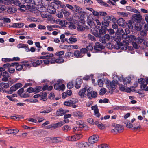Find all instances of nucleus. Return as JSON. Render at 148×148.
I'll return each instance as SVG.
<instances>
[{"mask_svg": "<svg viewBox=\"0 0 148 148\" xmlns=\"http://www.w3.org/2000/svg\"><path fill=\"white\" fill-rule=\"evenodd\" d=\"M52 109L50 107L47 108L45 110L44 109H42L40 112V113H48L51 112Z\"/></svg>", "mask_w": 148, "mask_h": 148, "instance_id": "nucleus-19", "label": "nucleus"}, {"mask_svg": "<svg viewBox=\"0 0 148 148\" xmlns=\"http://www.w3.org/2000/svg\"><path fill=\"white\" fill-rule=\"evenodd\" d=\"M60 84V80H58L57 81V83L55 84L54 85V88L58 90V89H59V88H58V87L59 86Z\"/></svg>", "mask_w": 148, "mask_h": 148, "instance_id": "nucleus-45", "label": "nucleus"}, {"mask_svg": "<svg viewBox=\"0 0 148 148\" xmlns=\"http://www.w3.org/2000/svg\"><path fill=\"white\" fill-rule=\"evenodd\" d=\"M133 15L132 19L136 23H140L142 20V16L140 13H136Z\"/></svg>", "mask_w": 148, "mask_h": 148, "instance_id": "nucleus-4", "label": "nucleus"}, {"mask_svg": "<svg viewBox=\"0 0 148 148\" xmlns=\"http://www.w3.org/2000/svg\"><path fill=\"white\" fill-rule=\"evenodd\" d=\"M68 27L69 29H75L76 28V27L72 22H70Z\"/></svg>", "mask_w": 148, "mask_h": 148, "instance_id": "nucleus-46", "label": "nucleus"}, {"mask_svg": "<svg viewBox=\"0 0 148 148\" xmlns=\"http://www.w3.org/2000/svg\"><path fill=\"white\" fill-rule=\"evenodd\" d=\"M129 45L128 41L124 39L123 41V42L119 43V44L115 46L116 49H120L125 51L127 49V46Z\"/></svg>", "mask_w": 148, "mask_h": 148, "instance_id": "nucleus-1", "label": "nucleus"}, {"mask_svg": "<svg viewBox=\"0 0 148 148\" xmlns=\"http://www.w3.org/2000/svg\"><path fill=\"white\" fill-rule=\"evenodd\" d=\"M41 0H34L33 1L35 5H40V7H38V10L40 12H44V10H44V9H45V8L44 6H42L40 5L41 3Z\"/></svg>", "mask_w": 148, "mask_h": 148, "instance_id": "nucleus-8", "label": "nucleus"}, {"mask_svg": "<svg viewBox=\"0 0 148 148\" xmlns=\"http://www.w3.org/2000/svg\"><path fill=\"white\" fill-rule=\"evenodd\" d=\"M24 23H14L12 27L15 28H21L24 26Z\"/></svg>", "mask_w": 148, "mask_h": 148, "instance_id": "nucleus-21", "label": "nucleus"}, {"mask_svg": "<svg viewBox=\"0 0 148 148\" xmlns=\"http://www.w3.org/2000/svg\"><path fill=\"white\" fill-rule=\"evenodd\" d=\"M116 46H117V45H114L112 43L110 42L106 44V47L110 49H112L114 48L116 49Z\"/></svg>", "mask_w": 148, "mask_h": 148, "instance_id": "nucleus-25", "label": "nucleus"}, {"mask_svg": "<svg viewBox=\"0 0 148 148\" xmlns=\"http://www.w3.org/2000/svg\"><path fill=\"white\" fill-rule=\"evenodd\" d=\"M66 140L70 141H75L74 138L73 136H68L66 138Z\"/></svg>", "mask_w": 148, "mask_h": 148, "instance_id": "nucleus-53", "label": "nucleus"}, {"mask_svg": "<svg viewBox=\"0 0 148 148\" xmlns=\"http://www.w3.org/2000/svg\"><path fill=\"white\" fill-rule=\"evenodd\" d=\"M91 109L92 110L94 111L95 115L97 117H99L100 116V114L99 112L97 106V105L93 106L91 107Z\"/></svg>", "mask_w": 148, "mask_h": 148, "instance_id": "nucleus-10", "label": "nucleus"}, {"mask_svg": "<svg viewBox=\"0 0 148 148\" xmlns=\"http://www.w3.org/2000/svg\"><path fill=\"white\" fill-rule=\"evenodd\" d=\"M17 90L16 88L14 85L10 87V90L8 91L7 93L9 94H12V93L13 92L16 91Z\"/></svg>", "mask_w": 148, "mask_h": 148, "instance_id": "nucleus-33", "label": "nucleus"}, {"mask_svg": "<svg viewBox=\"0 0 148 148\" xmlns=\"http://www.w3.org/2000/svg\"><path fill=\"white\" fill-rule=\"evenodd\" d=\"M99 136L97 135H93L90 137L88 139V141L91 144H93L96 143L99 139Z\"/></svg>", "mask_w": 148, "mask_h": 148, "instance_id": "nucleus-7", "label": "nucleus"}, {"mask_svg": "<svg viewBox=\"0 0 148 148\" xmlns=\"http://www.w3.org/2000/svg\"><path fill=\"white\" fill-rule=\"evenodd\" d=\"M74 55L77 58H82L83 56L80 52V51L79 50L75 51L73 53Z\"/></svg>", "mask_w": 148, "mask_h": 148, "instance_id": "nucleus-22", "label": "nucleus"}, {"mask_svg": "<svg viewBox=\"0 0 148 148\" xmlns=\"http://www.w3.org/2000/svg\"><path fill=\"white\" fill-rule=\"evenodd\" d=\"M67 87L69 89L72 88L73 86V83L72 82H69L67 84Z\"/></svg>", "mask_w": 148, "mask_h": 148, "instance_id": "nucleus-59", "label": "nucleus"}, {"mask_svg": "<svg viewBox=\"0 0 148 148\" xmlns=\"http://www.w3.org/2000/svg\"><path fill=\"white\" fill-rule=\"evenodd\" d=\"M123 127L121 125L117 124L116 125L114 129L111 130V132L112 133L115 132L116 133L121 132L124 130Z\"/></svg>", "mask_w": 148, "mask_h": 148, "instance_id": "nucleus-3", "label": "nucleus"}, {"mask_svg": "<svg viewBox=\"0 0 148 148\" xmlns=\"http://www.w3.org/2000/svg\"><path fill=\"white\" fill-rule=\"evenodd\" d=\"M69 101L70 102V104L72 106V105L73 104H75L77 102L78 100L72 98L71 100H69Z\"/></svg>", "mask_w": 148, "mask_h": 148, "instance_id": "nucleus-54", "label": "nucleus"}, {"mask_svg": "<svg viewBox=\"0 0 148 148\" xmlns=\"http://www.w3.org/2000/svg\"><path fill=\"white\" fill-rule=\"evenodd\" d=\"M125 124H126V127L127 128H131L133 127L132 124L131 123L130 121H126Z\"/></svg>", "mask_w": 148, "mask_h": 148, "instance_id": "nucleus-50", "label": "nucleus"}, {"mask_svg": "<svg viewBox=\"0 0 148 148\" xmlns=\"http://www.w3.org/2000/svg\"><path fill=\"white\" fill-rule=\"evenodd\" d=\"M104 47L102 44L98 42H96L95 45L93 46L94 49L98 51L102 50Z\"/></svg>", "mask_w": 148, "mask_h": 148, "instance_id": "nucleus-5", "label": "nucleus"}, {"mask_svg": "<svg viewBox=\"0 0 148 148\" xmlns=\"http://www.w3.org/2000/svg\"><path fill=\"white\" fill-rule=\"evenodd\" d=\"M63 131L67 132L70 131L71 129V127L68 125H64L62 128Z\"/></svg>", "mask_w": 148, "mask_h": 148, "instance_id": "nucleus-40", "label": "nucleus"}, {"mask_svg": "<svg viewBox=\"0 0 148 148\" xmlns=\"http://www.w3.org/2000/svg\"><path fill=\"white\" fill-rule=\"evenodd\" d=\"M42 60H38L37 61L31 63L32 65L34 67H37L42 63Z\"/></svg>", "mask_w": 148, "mask_h": 148, "instance_id": "nucleus-16", "label": "nucleus"}, {"mask_svg": "<svg viewBox=\"0 0 148 148\" xmlns=\"http://www.w3.org/2000/svg\"><path fill=\"white\" fill-rule=\"evenodd\" d=\"M110 38V36L108 34H105L104 36L100 38L99 40L100 42L103 43H106L107 41L109 40Z\"/></svg>", "mask_w": 148, "mask_h": 148, "instance_id": "nucleus-9", "label": "nucleus"}, {"mask_svg": "<svg viewBox=\"0 0 148 148\" xmlns=\"http://www.w3.org/2000/svg\"><path fill=\"white\" fill-rule=\"evenodd\" d=\"M95 124L97 125L98 127L101 130H103L105 129V127L103 124L98 121L95 122Z\"/></svg>", "mask_w": 148, "mask_h": 148, "instance_id": "nucleus-17", "label": "nucleus"}, {"mask_svg": "<svg viewBox=\"0 0 148 148\" xmlns=\"http://www.w3.org/2000/svg\"><path fill=\"white\" fill-rule=\"evenodd\" d=\"M14 4L16 5L19 6V7L21 8H24L25 7V5L23 4H22L19 1H17L16 2H14Z\"/></svg>", "mask_w": 148, "mask_h": 148, "instance_id": "nucleus-44", "label": "nucleus"}, {"mask_svg": "<svg viewBox=\"0 0 148 148\" xmlns=\"http://www.w3.org/2000/svg\"><path fill=\"white\" fill-rule=\"evenodd\" d=\"M126 9L128 11L133 12L135 13H139L137 10L130 6H127Z\"/></svg>", "mask_w": 148, "mask_h": 148, "instance_id": "nucleus-28", "label": "nucleus"}, {"mask_svg": "<svg viewBox=\"0 0 148 148\" xmlns=\"http://www.w3.org/2000/svg\"><path fill=\"white\" fill-rule=\"evenodd\" d=\"M18 48H24L26 51H29V49L28 47V45L20 43L17 45Z\"/></svg>", "mask_w": 148, "mask_h": 148, "instance_id": "nucleus-13", "label": "nucleus"}, {"mask_svg": "<svg viewBox=\"0 0 148 148\" xmlns=\"http://www.w3.org/2000/svg\"><path fill=\"white\" fill-rule=\"evenodd\" d=\"M87 23L90 27H92L95 25V23L93 21V20L92 19H88V20Z\"/></svg>", "mask_w": 148, "mask_h": 148, "instance_id": "nucleus-27", "label": "nucleus"}, {"mask_svg": "<svg viewBox=\"0 0 148 148\" xmlns=\"http://www.w3.org/2000/svg\"><path fill=\"white\" fill-rule=\"evenodd\" d=\"M62 11L63 13L66 16H68L69 15L70 13H69L66 11V10L64 9H62Z\"/></svg>", "mask_w": 148, "mask_h": 148, "instance_id": "nucleus-63", "label": "nucleus"}, {"mask_svg": "<svg viewBox=\"0 0 148 148\" xmlns=\"http://www.w3.org/2000/svg\"><path fill=\"white\" fill-rule=\"evenodd\" d=\"M7 12L8 14H12L15 13L17 11V9L15 6L11 5L6 7Z\"/></svg>", "mask_w": 148, "mask_h": 148, "instance_id": "nucleus-6", "label": "nucleus"}, {"mask_svg": "<svg viewBox=\"0 0 148 148\" xmlns=\"http://www.w3.org/2000/svg\"><path fill=\"white\" fill-rule=\"evenodd\" d=\"M14 82L13 80H11L9 81L8 83H2L0 84V86L5 88H7L9 87L10 85L11 86Z\"/></svg>", "mask_w": 148, "mask_h": 148, "instance_id": "nucleus-11", "label": "nucleus"}, {"mask_svg": "<svg viewBox=\"0 0 148 148\" xmlns=\"http://www.w3.org/2000/svg\"><path fill=\"white\" fill-rule=\"evenodd\" d=\"M73 53L69 52L66 53H65V56L64 57L66 58L67 57L71 58L73 57Z\"/></svg>", "mask_w": 148, "mask_h": 148, "instance_id": "nucleus-39", "label": "nucleus"}, {"mask_svg": "<svg viewBox=\"0 0 148 148\" xmlns=\"http://www.w3.org/2000/svg\"><path fill=\"white\" fill-rule=\"evenodd\" d=\"M145 79L144 78H140L138 80V83L141 85L144 84L145 82Z\"/></svg>", "mask_w": 148, "mask_h": 148, "instance_id": "nucleus-60", "label": "nucleus"}, {"mask_svg": "<svg viewBox=\"0 0 148 148\" xmlns=\"http://www.w3.org/2000/svg\"><path fill=\"white\" fill-rule=\"evenodd\" d=\"M64 60L61 58H59L56 59V63H62L64 62Z\"/></svg>", "mask_w": 148, "mask_h": 148, "instance_id": "nucleus-55", "label": "nucleus"}, {"mask_svg": "<svg viewBox=\"0 0 148 148\" xmlns=\"http://www.w3.org/2000/svg\"><path fill=\"white\" fill-rule=\"evenodd\" d=\"M10 75V74H9L7 71H4L2 73V76L3 77H9Z\"/></svg>", "mask_w": 148, "mask_h": 148, "instance_id": "nucleus-57", "label": "nucleus"}, {"mask_svg": "<svg viewBox=\"0 0 148 148\" xmlns=\"http://www.w3.org/2000/svg\"><path fill=\"white\" fill-rule=\"evenodd\" d=\"M8 71L10 73H13L15 72V70L14 68H10V67L9 68H8Z\"/></svg>", "mask_w": 148, "mask_h": 148, "instance_id": "nucleus-61", "label": "nucleus"}, {"mask_svg": "<svg viewBox=\"0 0 148 148\" xmlns=\"http://www.w3.org/2000/svg\"><path fill=\"white\" fill-rule=\"evenodd\" d=\"M135 41L138 44L141 43L143 41L142 39L140 37L136 38Z\"/></svg>", "mask_w": 148, "mask_h": 148, "instance_id": "nucleus-51", "label": "nucleus"}, {"mask_svg": "<svg viewBox=\"0 0 148 148\" xmlns=\"http://www.w3.org/2000/svg\"><path fill=\"white\" fill-rule=\"evenodd\" d=\"M80 51L81 54H85L86 53L87 51V49L86 48H83L81 49Z\"/></svg>", "mask_w": 148, "mask_h": 148, "instance_id": "nucleus-62", "label": "nucleus"}, {"mask_svg": "<svg viewBox=\"0 0 148 148\" xmlns=\"http://www.w3.org/2000/svg\"><path fill=\"white\" fill-rule=\"evenodd\" d=\"M92 34L95 37L100 38L101 37L99 32H98L97 30H95L92 32Z\"/></svg>", "mask_w": 148, "mask_h": 148, "instance_id": "nucleus-43", "label": "nucleus"}, {"mask_svg": "<svg viewBox=\"0 0 148 148\" xmlns=\"http://www.w3.org/2000/svg\"><path fill=\"white\" fill-rule=\"evenodd\" d=\"M42 87L40 86H36L34 89V93H36L42 91Z\"/></svg>", "mask_w": 148, "mask_h": 148, "instance_id": "nucleus-31", "label": "nucleus"}, {"mask_svg": "<svg viewBox=\"0 0 148 148\" xmlns=\"http://www.w3.org/2000/svg\"><path fill=\"white\" fill-rule=\"evenodd\" d=\"M136 38V37L133 35H130L129 36L128 38L129 41H133V42L135 41Z\"/></svg>", "mask_w": 148, "mask_h": 148, "instance_id": "nucleus-49", "label": "nucleus"}, {"mask_svg": "<svg viewBox=\"0 0 148 148\" xmlns=\"http://www.w3.org/2000/svg\"><path fill=\"white\" fill-rule=\"evenodd\" d=\"M112 16H107L104 17L103 20L101 22V23L103 25L105 26L108 27L109 26L111 19H113L112 18Z\"/></svg>", "mask_w": 148, "mask_h": 148, "instance_id": "nucleus-2", "label": "nucleus"}, {"mask_svg": "<svg viewBox=\"0 0 148 148\" xmlns=\"http://www.w3.org/2000/svg\"><path fill=\"white\" fill-rule=\"evenodd\" d=\"M143 25V22L142 24L140 23H136L135 26V28L137 30L140 31L142 29V26Z\"/></svg>", "mask_w": 148, "mask_h": 148, "instance_id": "nucleus-24", "label": "nucleus"}, {"mask_svg": "<svg viewBox=\"0 0 148 148\" xmlns=\"http://www.w3.org/2000/svg\"><path fill=\"white\" fill-rule=\"evenodd\" d=\"M106 90L104 88H101L99 92V94L102 95H103L106 92Z\"/></svg>", "mask_w": 148, "mask_h": 148, "instance_id": "nucleus-48", "label": "nucleus"}, {"mask_svg": "<svg viewBox=\"0 0 148 148\" xmlns=\"http://www.w3.org/2000/svg\"><path fill=\"white\" fill-rule=\"evenodd\" d=\"M131 77H128L125 78H124L123 80V84L125 85V84H127V83H130L131 81Z\"/></svg>", "mask_w": 148, "mask_h": 148, "instance_id": "nucleus-30", "label": "nucleus"}, {"mask_svg": "<svg viewBox=\"0 0 148 148\" xmlns=\"http://www.w3.org/2000/svg\"><path fill=\"white\" fill-rule=\"evenodd\" d=\"M73 116L75 117H78L79 118H82L83 116V113L80 111H78L73 112Z\"/></svg>", "mask_w": 148, "mask_h": 148, "instance_id": "nucleus-18", "label": "nucleus"}, {"mask_svg": "<svg viewBox=\"0 0 148 148\" xmlns=\"http://www.w3.org/2000/svg\"><path fill=\"white\" fill-rule=\"evenodd\" d=\"M53 54L50 53H47V54L45 57L46 59H50V57H53Z\"/></svg>", "mask_w": 148, "mask_h": 148, "instance_id": "nucleus-42", "label": "nucleus"}, {"mask_svg": "<svg viewBox=\"0 0 148 148\" xmlns=\"http://www.w3.org/2000/svg\"><path fill=\"white\" fill-rule=\"evenodd\" d=\"M137 43L135 41L133 42L132 43V45H133V47L135 49H138L140 47L138 45Z\"/></svg>", "mask_w": 148, "mask_h": 148, "instance_id": "nucleus-56", "label": "nucleus"}, {"mask_svg": "<svg viewBox=\"0 0 148 148\" xmlns=\"http://www.w3.org/2000/svg\"><path fill=\"white\" fill-rule=\"evenodd\" d=\"M82 137V135L81 134H77L73 136L74 138L75 141L81 138Z\"/></svg>", "mask_w": 148, "mask_h": 148, "instance_id": "nucleus-34", "label": "nucleus"}, {"mask_svg": "<svg viewBox=\"0 0 148 148\" xmlns=\"http://www.w3.org/2000/svg\"><path fill=\"white\" fill-rule=\"evenodd\" d=\"M87 88L86 87L83 88L81 91H80L79 92L78 95L81 96V97H84V95H85V93L86 90H87Z\"/></svg>", "mask_w": 148, "mask_h": 148, "instance_id": "nucleus-23", "label": "nucleus"}, {"mask_svg": "<svg viewBox=\"0 0 148 148\" xmlns=\"http://www.w3.org/2000/svg\"><path fill=\"white\" fill-rule=\"evenodd\" d=\"M133 22L132 21L130 20L126 23V25L128 26V28L130 29H132L133 28L132 25Z\"/></svg>", "mask_w": 148, "mask_h": 148, "instance_id": "nucleus-36", "label": "nucleus"}, {"mask_svg": "<svg viewBox=\"0 0 148 148\" xmlns=\"http://www.w3.org/2000/svg\"><path fill=\"white\" fill-rule=\"evenodd\" d=\"M97 2L101 5L104 6L106 7H109V6L106 3L103 2L102 0H97Z\"/></svg>", "mask_w": 148, "mask_h": 148, "instance_id": "nucleus-38", "label": "nucleus"}, {"mask_svg": "<svg viewBox=\"0 0 148 148\" xmlns=\"http://www.w3.org/2000/svg\"><path fill=\"white\" fill-rule=\"evenodd\" d=\"M64 53V51H61L57 52L56 53V55L57 56H58L59 58H62Z\"/></svg>", "mask_w": 148, "mask_h": 148, "instance_id": "nucleus-37", "label": "nucleus"}, {"mask_svg": "<svg viewBox=\"0 0 148 148\" xmlns=\"http://www.w3.org/2000/svg\"><path fill=\"white\" fill-rule=\"evenodd\" d=\"M110 86L113 90H114L116 88V83L114 80H113L110 82Z\"/></svg>", "mask_w": 148, "mask_h": 148, "instance_id": "nucleus-29", "label": "nucleus"}, {"mask_svg": "<svg viewBox=\"0 0 148 148\" xmlns=\"http://www.w3.org/2000/svg\"><path fill=\"white\" fill-rule=\"evenodd\" d=\"M86 28L81 25H78L77 28V30L78 31H83Z\"/></svg>", "mask_w": 148, "mask_h": 148, "instance_id": "nucleus-41", "label": "nucleus"}, {"mask_svg": "<svg viewBox=\"0 0 148 148\" xmlns=\"http://www.w3.org/2000/svg\"><path fill=\"white\" fill-rule=\"evenodd\" d=\"M90 91L89 88H88L87 90V96L88 98L91 99L92 98H93V96L92 91H91V92H90Z\"/></svg>", "mask_w": 148, "mask_h": 148, "instance_id": "nucleus-35", "label": "nucleus"}, {"mask_svg": "<svg viewBox=\"0 0 148 148\" xmlns=\"http://www.w3.org/2000/svg\"><path fill=\"white\" fill-rule=\"evenodd\" d=\"M117 23L119 26H124L126 25L125 21L122 18H120L118 19Z\"/></svg>", "mask_w": 148, "mask_h": 148, "instance_id": "nucleus-12", "label": "nucleus"}, {"mask_svg": "<svg viewBox=\"0 0 148 148\" xmlns=\"http://www.w3.org/2000/svg\"><path fill=\"white\" fill-rule=\"evenodd\" d=\"M99 148H109V146L107 144H102L98 146Z\"/></svg>", "mask_w": 148, "mask_h": 148, "instance_id": "nucleus-64", "label": "nucleus"}, {"mask_svg": "<svg viewBox=\"0 0 148 148\" xmlns=\"http://www.w3.org/2000/svg\"><path fill=\"white\" fill-rule=\"evenodd\" d=\"M65 86L64 84H60L59 85V86L58 87V88H59V89H58V90L59 91H63L65 89Z\"/></svg>", "mask_w": 148, "mask_h": 148, "instance_id": "nucleus-52", "label": "nucleus"}, {"mask_svg": "<svg viewBox=\"0 0 148 148\" xmlns=\"http://www.w3.org/2000/svg\"><path fill=\"white\" fill-rule=\"evenodd\" d=\"M98 85L100 87H102L103 84V82L101 79H98Z\"/></svg>", "mask_w": 148, "mask_h": 148, "instance_id": "nucleus-58", "label": "nucleus"}, {"mask_svg": "<svg viewBox=\"0 0 148 148\" xmlns=\"http://www.w3.org/2000/svg\"><path fill=\"white\" fill-rule=\"evenodd\" d=\"M121 37L118 36H115L114 38V40L116 42V45L119 44V43H121Z\"/></svg>", "mask_w": 148, "mask_h": 148, "instance_id": "nucleus-32", "label": "nucleus"}, {"mask_svg": "<svg viewBox=\"0 0 148 148\" xmlns=\"http://www.w3.org/2000/svg\"><path fill=\"white\" fill-rule=\"evenodd\" d=\"M83 81L82 79H77L75 83V87L77 89H79L80 87V85L82 83Z\"/></svg>", "mask_w": 148, "mask_h": 148, "instance_id": "nucleus-15", "label": "nucleus"}, {"mask_svg": "<svg viewBox=\"0 0 148 148\" xmlns=\"http://www.w3.org/2000/svg\"><path fill=\"white\" fill-rule=\"evenodd\" d=\"M64 124V122L60 121L58 123L52 124V127L53 130L57 128H59Z\"/></svg>", "mask_w": 148, "mask_h": 148, "instance_id": "nucleus-14", "label": "nucleus"}, {"mask_svg": "<svg viewBox=\"0 0 148 148\" xmlns=\"http://www.w3.org/2000/svg\"><path fill=\"white\" fill-rule=\"evenodd\" d=\"M23 65H20L18 63V64L16 67V70L19 71L21 70L22 69H23Z\"/></svg>", "mask_w": 148, "mask_h": 148, "instance_id": "nucleus-47", "label": "nucleus"}, {"mask_svg": "<svg viewBox=\"0 0 148 148\" xmlns=\"http://www.w3.org/2000/svg\"><path fill=\"white\" fill-rule=\"evenodd\" d=\"M65 114V111L63 109L60 108L59 109L58 111H57L56 114L58 116H60L63 115Z\"/></svg>", "mask_w": 148, "mask_h": 148, "instance_id": "nucleus-26", "label": "nucleus"}, {"mask_svg": "<svg viewBox=\"0 0 148 148\" xmlns=\"http://www.w3.org/2000/svg\"><path fill=\"white\" fill-rule=\"evenodd\" d=\"M106 26H102L101 27V29H100L99 31V32L101 36V35L104 34L106 33Z\"/></svg>", "mask_w": 148, "mask_h": 148, "instance_id": "nucleus-20", "label": "nucleus"}]
</instances>
